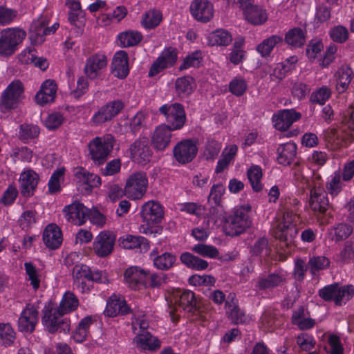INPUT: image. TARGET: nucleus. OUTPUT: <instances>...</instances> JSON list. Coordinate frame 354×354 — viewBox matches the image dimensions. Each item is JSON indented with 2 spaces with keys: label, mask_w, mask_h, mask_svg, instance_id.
I'll return each instance as SVG.
<instances>
[{
  "label": "nucleus",
  "mask_w": 354,
  "mask_h": 354,
  "mask_svg": "<svg viewBox=\"0 0 354 354\" xmlns=\"http://www.w3.org/2000/svg\"><path fill=\"white\" fill-rule=\"evenodd\" d=\"M250 211L251 207L249 205H244L228 216L223 225L225 234L231 236H239L249 228L252 225L249 216Z\"/></svg>",
  "instance_id": "nucleus-1"
},
{
  "label": "nucleus",
  "mask_w": 354,
  "mask_h": 354,
  "mask_svg": "<svg viewBox=\"0 0 354 354\" xmlns=\"http://www.w3.org/2000/svg\"><path fill=\"white\" fill-rule=\"evenodd\" d=\"M41 322L50 333H66L70 330V320L53 304H48L42 310Z\"/></svg>",
  "instance_id": "nucleus-2"
},
{
  "label": "nucleus",
  "mask_w": 354,
  "mask_h": 354,
  "mask_svg": "<svg viewBox=\"0 0 354 354\" xmlns=\"http://www.w3.org/2000/svg\"><path fill=\"white\" fill-rule=\"evenodd\" d=\"M24 88L20 80L12 82L2 93L0 109L3 112L15 109L24 98Z\"/></svg>",
  "instance_id": "nucleus-3"
},
{
  "label": "nucleus",
  "mask_w": 354,
  "mask_h": 354,
  "mask_svg": "<svg viewBox=\"0 0 354 354\" xmlns=\"http://www.w3.org/2000/svg\"><path fill=\"white\" fill-rule=\"evenodd\" d=\"M114 143L115 138L111 134L95 138L88 145L92 159L99 164L103 162L113 150Z\"/></svg>",
  "instance_id": "nucleus-4"
},
{
  "label": "nucleus",
  "mask_w": 354,
  "mask_h": 354,
  "mask_svg": "<svg viewBox=\"0 0 354 354\" xmlns=\"http://www.w3.org/2000/svg\"><path fill=\"white\" fill-rule=\"evenodd\" d=\"M160 113L163 115L167 122L173 130L183 128L186 122V114L183 106L180 103L164 104L159 109Z\"/></svg>",
  "instance_id": "nucleus-5"
},
{
  "label": "nucleus",
  "mask_w": 354,
  "mask_h": 354,
  "mask_svg": "<svg viewBox=\"0 0 354 354\" xmlns=\"http://www.w3.org/2000/svg\"><path fill=\"white\" fill-rule=\"evenodd\" d=\"M319 177L309 184V205L313 212L324 214L329 207V201L325 189L319 182Z\"/></svg>",
  "instance_id": "nucleus-6"
},
{
  "label": "nucleus",
  "mask_w": 354,
  "mask_h": 354,
  "mask_svg": "<svg viewBox=\"0 0 354 354\" xmlns=\"http://www.w3.org/2000/svg\"><path fill=\"white\" fill-rule=\"evenodd\" d=\"M26 35V32L19 28L8 29L2 32L0 37V55H12L16 50L17 46L21 43Z\"/></svg>",
  "instance_id": "nucleus-7"
},
{
  "label": "nucleus",
  "mask_w": 354,
  "mask_h": 354,
  "mask_svg": "<svg viewBox=\"0 0 354 354\" xmlns=\"http://www.w3.org/2000/svg\"><path fill=\"white\" fill-rule=\"evenodd\" d=\"M147 176L143 172H136L129 176L124 187V194L131 199L141 198L147 190Z\"/></svg>",
  "instance_id": "nucleus-8"
},
{
  "label": "nucleus",
  "mask_w": 354,
  "mask_h": 354,
  "mask_svg": "<svg viewBox=\"0 0 354 354\" xmlns=\"http://www.w3.org/2000/svg\"><path fill=\"white\" fill-rule=\"evenodd\" d=\"M197 152V145L191 140H184L178 142L173 149L175 160L182 165L192 162Z\"/></svg>",
  "instance_id": "nucleus-9"
},
{
  "label": "nucleus",
  "mask_w": 354,
  "mask_h": 354,
  "mask_svg": "<svg viewBox=\"0 0 354 354\" xmlns=\"http://www.w3.org/2000/svg\"><path fill=\"white\" fill-rule=\"evenodd\" d=\"M177 59V50L176 48L172 47L165 48L151 65L149 71V76L153 77L163 70L173 66L176 64Z\"/></svg>",
  "instance_id": "nucleus-10"
},
{
  "label": "nucleus",
  "mask_w": 354,
  "mask_h": 354,
  "mask_svg": "<svg viewBox=\"0 0 354 354\" xmlns=\"http://www.w3.org/2000/svg\"><path fill=\"white\" fill-rule=\"evenodd\" d=\"M131 158L140 164L145 165L149 161L151 156V150L149 145V139L147 137H140L136 140L129 147Z\"/></svg>",
  "instance_id": "nucleus-11"
},
{
  "label": "nucleus",
  "mask_w": 354,
  "mask_h": 354,
  "mask_svg": "<svg viewBox=\"0 0 354 354\" xmlns=\"http://www.w3.org/2000/svg\"><path fill=\"white\" fill-rule=\"evenodd\" d=\"M176 304L178 307L182 308L183 310L198 316L202 320L206 319L205 315H203L201 309L200 304L197 301L194 292L192 291L189 290L183 291L176 301Z\"/></svg>",
  "instance_id": "nucleus-12"
},
{
  "label": "nucleus",
  "mask_w": 354,
  "mask_h": 354,
  "mask_svg": "<svg viewBox=\"0 0 354 354\" xmlns=\"http://www.w3.org/2000/svg\"><path fill=\"white\" fill-rule=\"evenodd\" d=\"M115 236L109 231L101 232L93 242V250L100 257L109 256L113 250Z\"/></svg>",
  "instance_id": "nucleus-13"
},
{
  "label": "nucleus",
  "mask_w": 354,
  "mask_h": 354,
  "mask_svg": "<svg viewBox=\"0 0 354 354\" xmlns=\"http://www.w3.org/2000/svg\"><path fill=\"white\" fill-rule=\"evenodd\" d=\"M189 10L193 17L201 23L209 22L214 12L213 4L208 0H194Z\"/></svg>",
  "instance_id": "nucleus-14"
},
{
  "label": "nucleus",
  "mask_w": 354,
  "mask_h": 354,
  "mask_svg": "<svg viewBox=\"0 0 354 354\" xmlns=\"http://www.w3.org/2000/svg\"><path fill=\"white\" fill-rule=\"evenodd\" d=\"M301 117V114L295 109L279 110L273 115L274 127L279 131H285Z\"/></svg>",
  "instance_id": "nucleus-15"
},
{
  "label": "nucleus",
  "mask_w": 354,
  "mask_h": 354,
  "mask_svg": "<svg viewBox=\"0 0 354 354\" xmlns=\"http://www.w3.org/2000/svg\"><path fill=\"white\" fill-rule=\"evenodd\" d=\"M63 212L68 222L76 225H82L86 222L89 209L82 203L75 202L65 206Z\"/></svg>",
  "instance_id": "nucleus-16"
},
{
  "label": "nucleus",
  "mask_w": 354,
  "mask_h": 354,
  "mask_svg": "<svg viewBox=\"0 0 354 354\" xmlns=\"http://www.w3.org/2000/svg\"><path fill=\"white\" fill-rule=\"evenodd\" d=\"M39 319V312L37 308L28 304L23 310L18 320L19 330L21 332L31 333L34 331Z\"/></svg>",
  "instance_id": "nucleus-17"
},
{
  "label": "nucleus",
  "mask_w": 354,
  "mask_h": 354,
  "mask_svg": "<svg viewBox=\"0 0 354 354\" xmlns=\"http://www.w3.org/2000/svg\"><path fill=\"white\" fill-rule=\"evenodd\" d=\"M147 270L138 266H131L124 272L125 284L131 289L136 290L144 288Z\"/></svg>",
  "instance_id": "nucleus-18"
},
{
  "label": "nucleus",
  "mask_w": 354,
  "mask_h": 354,
  "mask_svg": "<svg viewBox=\"0 0 354 354\" xmlns=\"http://www.w3.org/2000/svg\"><path fill=\"white\" fill-rule=\"evenodd\" d=\"M174 131L167 124L157 127L151 136V145L158 151H163L170 144Z\"/></svg>",
  "instance_id": "nucleus-19"
},
{
  "label": "nucleus",
  "mask_w": 354,
  "mask_h": 354,
  "mask_svg": "<svg viewBox=\"0 0 354 354\" xmlns=\"http://www.w3.org/2000/svg\"><path fill=\"white\" fill-rule=\"evenodd\" d=\"M131 312L126 301L122 297L112 295L107 301L104 313L107 317H114L118 315H124Z\"/></svg>",
  "instance_id": "nucleus-20"
},
{
  "label": "nucleus",
  "mask_w": 354,
  "mask_h": 354,
  "mask_svg": "<svg viewBox=\"0 0 354 354\" xmlns=\"http://www.w3.org/2000/svg\"><path fill=\"white\" fill-rule=\"evenodd\" d=\"M163 215V209L157 202L148 201L142 207L141 216L148 224L160 223Z\"/></svg>",
  "instance_id": "nucleus-21"
},
{
  "label": "nucleus",
  "mask_w": 354,
  "mask_h": 354,
  "mask_svg": "<svg viewBox=\"0 0 354 354\" xmlns=\"http://www.w3.org/2000/svg\"><path fill=\"white\" fill-rule=\"evenodd\" d=\"M39 175L32 170L23 172L19 178L20 192L28 198L34 194L39 182Z\"/></svg>",
  "instance_id": "nucleus-22"
},
{
  "label": "nucleus",
  "mask_w": 354,
  "mask_h": 354,
  "mask_svg": "<svg viewBox=\"0 0 354 354\" xmlns=\"http://www.w3.org/2000/svg\"><path fill=\"white\" fill-rule=\"evenodd\" d=\"M75 178L77 183L84 185V192L88 194L93 187L101 185V178L96 174L89 173L83 167H78L75 171Z\"/></svg>",
  "instance_id": "nucleus-23"
},
{
  "label": "nucleus",
  "mask_w": 354,
  "mask_h": 354,
  "mask_svg": "<svg viewBox=\"0 0 354 354\" xmlns=\"http://www.w3.org/2000/svg\"><path fill=\"white\" fill-rule=\"evenodd\" d=\"M225 307L227 308L226 313L228 317L234 324H245L249 321L248 317L237 305L234 294L228 295Z\"/></svg>",
  "instance_id": "nucleus-24"
},
{
  "label": "nucleus",
  "mask_w": 354,
  "mask_h": 354,
  "mask_svg": "<svg viewBox=\"0 0 354 354\" xmlns=\"http://www.w3.org/2000/svg\"><path fill=\"white\" fill-rule=\"evenodd\" d=\"M111 72L117 77L125 78L129 72L128 54L124 50L117 52L112 60Z\"/></svg>",
  "instance_id": "nucleus-25"
},
{
  "label": "nucleus",
  "mask_w": 354,
  "mask_h": 354,
  "mask_svg": "<svg viewBox=\"0 0 354 354\" xmlns=\"http://www.w3.org/2000/svg\"><path fill=\"white\" fill-rule=\"evenodd\" d=\"M298 234V229L295 225H277L272 229L273 236L288 246L294 243L295 239Z\"/></svg>",
  "instance_id": "nucleus-26"
},
{
  "label": "nucleus",
  "mask_w": 354,
  "mask_h": 354,
  "mask_svg": "<svg viewBox=\"0 0 354 354\" xmlns=\"http://www.w3.org/2000/svg\"><path fill=\"white\" fill-rule=\"evenodd\" d=\"M107 65V59L103 55H94L90 57L86 63L84 72L91 80L95 79L100 74V71Z\"/></svg>",
  "instance_id": "nucleus-27"
},
{
  "label": "nucleus",
  "mask_w": 354,
  "mask_h": 354,
  "mask_svg": "<svg viewBox=\"0 0 354 354\" xmlns=\"http://www.w3.org/2000/svg\"><path fill=\"white\" fill-rule=\"evenodd\" d=\"M56 92L57 85L55 82L53 80H48L42 84L41 89L36 94V102L40 105L52 102L55 98Z\"/></svg>",
  "instance_id": "nucleus-28"
},
{
  "label": "nucleus",
  "mask_w": 354,
  "mask_h": 354,
  "mask_svg": "<svg viewBox=\"0 0 354 354\" xmlns=\"http://www.w3.org/2000/svg\"><path fill=\"white\" fill-rule=\"evenodd\" d=\"M353 76V71L348 65H342L337 69L335 77L336 80V91L338 93H343L348 89Z\"/></svg>",
  "instance_id": "nucleus-29"
},
{
  "label": "nucleus",
  "mask_w": 354,
  "mask_h": 354,
  "mask_svg": "<svg viewBox=\"0 0 354 354\" xmlns=\"http://www.w3.org/2000/svg\"><path fill=\"white\" fill-rule=\"evenodd\" d=\"M43 240L48 248L57 249L62 243V234L59 227L55 224L48 225L44 230Z\"/></svg>",
  "instance_id": "nucleus-30"
},
{
  "label": "nucleus",
  "mask_w": 354,
  "mask_h": 354,
  "mask_svg": "<svg viewBox=\"0 0 354 354\" xmlns=\"http://www.w3.org/2000/svg\"><path fill=\"white\" fill-rule=\"evenodd\" d=\"M286 276L282 273H271L266 277H259L257 287L260 290H272L286 283Z\"/></svg>",
  "instance_id": "nucleus-31"
},
{
  "label": "nucleus",
  "mask_w": 354,
  "mask_h": 354,
  "mask_svg": "<svg viewBox=\"0 0 354 354\" xmlns=\"http://www.w3.org/2000/svg\"><path fill=\"white\" fill-rule=\"evenodd\" d=\"M133 342L136 346L142 350L155 351L160 347V340L149 332L139 333Z\"/></svg>",
  "instance_id": "nucleus-32"
},
{
  "label": "nucleus",
  "mask_w": 354,
  "mask_h": 354,
  "mask_svg": "<svg viewBox=\"0 0 354 354\" xmlns=\"http://www.w3.org/2000/svg\"><path fill=\"white\" fill-rule=\"evenodd\" d=\"M196 88L194 79L189 75L178 77L175 82V90L177 95L185 98L192 94Z\"/></svg>",
  "instance_id": "nucleus-33"
},
{
  "label": "nucleus",
  "mask_w": 354,
  "mask_h": 354,
  "mask_svg": "<svg viewBox=\"0 0 354 354\" xmlns=\"http://www.w3.org/2000/svg\"><path fill=\"white\" fill-rule=\"evenodd\" d=\"M278 162L283 165H289L295 160L297 153V145L293 142H287L277 149Z\"/></svg>",
  "instance_id": "nucleus-34"
},
{
  "label": "nucleus",
  "mask_w": 354,
  "mask_h": 354,
  "mask_svg": "<svg viewBox=\"0 0 354 354\" xmlns=\"http://www.w3.org/2000/svg\"><path fill=\"white\" fill-rule=\"evenodd\" d=\"M245 19L253 25H261L268 20V13L262 8L253 5L243 11Z\"/></svg>",
  "instance_id": "nucleus-35"
},
{
  "label": "nucleus",
  "mask_w": 354,
  "mask_h": 354,
  "mask_svg": "<svg viewBox=\"0 0 354 354\" xmlns=\"http://www.w3.org/2000/svg\"><path fill=\"white\" fill-rule=\"evenodd\" d=\"M120 245L128 250L139 248L141 252H145L149 249L148 240L140 236L127 235L121 241Z\"/></svg>",
  "instance_id": "nucleus-36"
},
{
  "label": "nucleus",
  "mask_w": 354,
  "mask_h": 354,
  "mask_svg": "<svg viewBox=\"0 0 354 354\" xmlns=\"http://www.w3.org/2000/svg\"><path fill=\"white\" fill-rule=\"evenodd\" d=\"M225 192V187L222 184L214 185L211 189L210 194L208 198V202L211 204L214 203L217 208L212 207L210 209L211 214H214L216 212L219 214V216L222 215L223 209L221 207V197Z\"/></svg>",
  "instance_id": "nucleus-37"
},
{
  "label": "nucleus",
  "mask_w": 354,
  "mask_h": 354,
  "mask_svg": "<svg viewBox=\"0 0 354 354\" xmlns=\"http://www.w3.org/2000/svg\"><path fill=\"white\" fill-rule=\"evenodd\" d=\"M120 45L122 47H130L138 45L142 39V34L136 30H127L118 36Z\"/></svg>",
  "instance_id": "nucleus-38"
},
{
  "label": "nucleus",
  "mask_w": 354,
  "mask_h": 354,
  "mask_svg": "<svg viewBox=\"0 0 354 354\" xmlns=\"http://www.w3.org/2000/svg\"><path fill=\"white\" fill-rule=\"evenodd\" d=\"M353 227L347 223H339L329 230L333 241L339 242L346 239L353 232Z\"/></svg>",
  "instance_id": "nucleus-39"
},
{
  "label": "nucleus",
  "mask_w": 354,
  "mask_h": 354,
  "mask_svg": "<svg viewBox=\"0 0 354 354\" xmlns=\"http://www.w3.org/2000/svg\"><path fill=\"white\" fill-rule=\"evenodd\" d=\"M342 180V171L338 170L333 173L330 179L326 183L327 192L331 196H337L342 191L344 184Z\"/></svg>",
  "instance_id": "nucleus-40"
},
{
  "label": "nucleus",
  "mask_w": 354,
  "mask_h": 354,
  "mask_svg": "<svg viewBox=\"0 0 354 354\" xmlns=\"http://www.w3.org/2000/svg\"><path fill=\"white\" fill-rule=\"evenodd\" d=\"M180 259L187 267L196 270H205L208 266V263L206 261L189 252L183 253L180 257Z\"/></svg>",
  "instance_id": "nucleus-41"
},
{
  "label": "nucleus",
  "mask_w": 354,
  "mask_h": 354,
  "mask_svg": "<svg viewBox=\"0 0 354 354\" xmlns=\"http://www.w3.org/2000/svg\"><path fill=\"white\" fill-rule=\"evenodd\" d=\"M330 261L325 256H313L309 258L308 267L312 275L317 274L319 271L329 268Z\"/></svg>",
  "instance_id": "nucleus-42"
},
{
  "label": "nucleus",
  "mask_w": 354,
  "mask_h": 354,
  "mask_svg": "<svg viewBox=\"0 0 354 354\" xmlns=\"http://www.w3.org/2000/svg\"><path fill=\"white\" fill-rule=\"evenodd\" d=\"M285 41L293 48L301 47L306 42L305 35L300 28H294L286 33Z\"/></svg>",
  "instance_id": "nucleus-43"
},
{
  "label": "nucleus",
  "mask_w": 354,
  "mask_h": 354,
  "mask_svg": "<svg viewBox=\"0 0 354 354\" xmlns=\"http://www.w3.org/2000/svg\"><path fill=\"white\" fill-rule=\"evenodd\" d=\"M79 306V301L77 297L71 292H66L61 300L58 308L61 312L65 315L75 310Z\"/></svg>",
  "instance_id": "nucleus-44"
},
{
  "label": "nucleus",
  "mask_w": 354,
  "mask_h": 354,
  "mask_svg": "<svg viewBox=\"0 0 354 354\" xmlns=\"http://www.w3.org/2000/svg\"><path fill=\"white\" fill-rule=\"evenodd\" d=\"M176 261L174 254L170 252H165L160 255H157L153 259V266L160 270H168L171 268Z\"/></svg>",
  "instance_id": "nucleus-45"
},
{
  "label": "nucleus",
  "mask_w": 354,
  "mask_h": 354,
  "mask_svg": "<svg viewBox=\"0 0 354 354\" xmlns=\"http://www.w3.org/2000/svg\"><path fill=\"white\" fill-rule=\"evenodd\" d=\"M283 38L279 35H272L267 39H265L257 47V50L261 55L262 57L268 56L273 48L279 43L282 42Z\"/></svg>",
  "instance_id": "nucleus-46"
},
{
  "label": "nucleus",
  "mask_w": 354,
  "mask_h": 354,
  "mask_svg": "<svg viewBox=\"0 0 354 354\" xmlns=\"http://www.w3.org/2000/svg\"><path fill=\"white\" fill-rule=\"evenodd\" d=\"M147 277L145 278L144 288H160L166 283L167 274L163 272H151L147 271Z\"/></svg>",
  "instance_id": "nucleus-47"
},
{
  "label": "nucleus",
  "mask_w": 354,
  "mask_h": 354,
  "mask_svg": "<svg viewBox=\"0 0 354 354\" xmlns=\"http://www.w3.org/2000/svg\"><path fill=\"white\" fill-rule=\"evenodd\" d=\"M248 180L252 185V189L254 192H259L263 188V185L261 183L262 178V170L259 166H252L247 172Z\"/></svg>",
  "instance_id": "nucleus-48"
},
{
  "label": "nucleus",
  "mask_w": 354,
  "mask_h": 354,
  "mask_svg": "<svg viewBox=\"0 0 354 354\" xmlns=\"http://www.w3.org/2000/svg\"><path fill=\"white\" fill-rule=\"evenodd\" d=\"M208 40L210 46H227L231 43L232 37L227 31L217 30L209 35Z\"/></svg>",
  "instance_id": "nucleus-49"
},
{
  "label": "nucleus",
  "mask_w": 354,
  "mask_h": 354,
  "mask_svg": "<svg viewBox=\"0 0 354 354\" xmlns=\"http://www.w3.org/2000/svg\"><path fill=\"white\" fill-rule=\"evenodd\" d=\"M16 339V333L10 324H0V343L5 346H11Z\"/></svg>",
  "instance_id": "nucleus-50"
},
{
  "label": "nucleus",
  "mask_w": 354,
  "mask_h": 354,
  "mask_svg": "<svg viewBox=\"0 0 354 354\" xmlns=\"http://www.w3.org/2000/svg\"><path fill=\"white\" fill-rule=\"evenodd\" d=\"M26 273L28 276V281L35 290L40 287L41 274L37 270L36 267L31 262H26L24 263Z\"/></svg>",
  "instance_id": "nucleus-51"
},
{
  "label": "nucleus",
  "mask_w": 354,
  "mask_h": 354,
  "mask_svg": "<svg viewBox=\"0 0 354 354\" xmlns=\"http://www.w3.org/2000/svg\"><path fill=\"white\" fill-rule=\"evenodd\" d=\"M162 21V14L158 10H149L142 19V24L146 28H154L158 26Z\"/></svg>",
  "instance_id": "nucleus-52"
},
{
  "label": "nucleus",
  "mask_w": 354,
  "mask_h": 354,
  "mask_svg": "<svg viewBox=\"0 0 354 354\" xmlns=\"http://www.w3.org/2000/svg\"><path fill=\"white\" fill-rule=\"evenodd\" d=\"M237 151V147L236 145L231 146L229 150L222 153V158L218 161L215 171L217 174L221 173L226 169L231 160L234 158Z\"/></svg>",
  "instance_id": "nucleus-53"
},
{
  "label": "nucleus",
  "mask_w": 354,
  "mask_h": 354,
  "mask_svg": "<svg viewBox=\"0 0 354 354\" xmlns=\"http://www.w3.org/2000/svg\"><path fill=\"white\" fill-rule=\"evenodd\" d=\"M39 134V129L37 125L23 124L20 126L19 138L21 140H28L37 138Z\"/></svg>",
  "instance_id": "nucleus-54"
},
{
  "label": "nucleus",
  "mask_w": 354,
  "mask_h": 354,
  "mask_svg": "<svg viewBox=\"0 0 354 354\" xmlns=\"http://www.w3.org/2000/svg\"><path fill=\"white\" fill-rule=\"evenodd\" d=\"M64 168L55 170L52 174L48 182V191L50 194H55L60 191V183L64 179Z\"/></svg>",
  "instance_id": "nucleus-55"
},
{
  "label": "nucleus",
  "mask_w": 354,
  "mask_h": 354,
  "mask_svg": "<svg viewBox=\"0 0 354 354\" xmlns=\"http://www.w3.org/2000/svg\"><path fill=\"white\" fill-rule=\"evenodd\" d=\"M331 96V90L326 86H323L312 93L310 101L313 103L324 104Z\"/></svg>",
  "instance_id": "nucleus-56"
},
{
  "label": "nucleus",
  "mask_w": 354,
  "mask_h": 354,
  "mask_svg": "<svg viewBox=\"0 0 354 354\" xmlns=\"http://www.w3.org/2000/svg\"><path fill=\"white\" fill-rule=\"evenodd\" d=\"M192 251L202 257L209 258H216L219 254L218 250L215 247L203 243L195 245Z\"/></svg>",
  "instance_id": "nucleus-57"
},
{
  "label": "nucleus",
  "mask_w": 354,
  "mask_h": 354,
  "mask_svg": "<svg viewBox=\"0 0 354 354\" xmlns=\"http://www.w3.org/2000/svg\"><path fill=\"white\" fill-rule=\"evenodd\" d=\"M329 35L333 41L343 44L348 39V31L343 26H337L330 29Z\"/></svg>",
  "instance_id": "nucleus-58"
},
{
  "label": "nucleus",
  "mask_w": 354,
  "mask_h": 354,
  "mask_svg": "<svg viewBox=\"0 0 354 354\" xmlns=\"http://www.w3.org/2000/svg\"><path fill=\"white\" fill-rule=\"evenodd\" d=\"M354 295V287L352 285L339 286L338 285V291L335 301L336 305H341L342 302H346L350 300Z\"/></svg>",
  "instance_id": "nucleus-59"
},
{
  "label": "nucleus",
  "mask_w": 354,
  "mask_h": 354,
  "mask_svg": "<svg viewBox=\"0 0 354 354\" xmlns=\"http://www.w3.org/2000/svg\"><path fill=\"white\" fill-rule=\"evenodd\" d=\"M243 44V40L236 41L233 44V49L230 53L229 57L230 62L234 65H237L242 62L244 56L245 51L241 49V46Z\"/></svg>",
  "instance_id": "nucleus-60"
},
{
  "label": "nucleus",
  "mask_w": 354,
  "mask_h": 354,
  "mask_svg": "<svg viewBox=\"0 0 354 354\" xmlns=\"http://www.w3.org/2000/svg\"><path fill=\"white\" fill-rule=\"evenodd\" d=\"M337 291L338 284L333 283L319 290V296L326 301H334L335 302Z\"/></svg>",
  "instance_id": "nucleus-61"
},
{
  "label": "nucleus",
  "mask_w": 354,
  "mask_h": 354,
  "mask_svg": "<svg viewBox=\"0 0 354 354\" xmlns=\"http://www.w3.org/2000/svg\"><path fill=\"white\" fill-rule=\"evenodd\" d=\"M308 269L304 259L299 258L295 260L293 270V277L297 281H302L304 279L306 272Z\"/></svg>",
  "instance_id": "nucleus-62"
},
{
  "label": "nucleus",
  "mask_w": 354,
  "mask_h": 354,
  "mask_svg": "<svg viewBox=\"0 0 354 354\" xmlns=\"http://www.w3.org/2000/svg\"><path fill=\"white\" fill-rule=\"evenodd\" d=\"M230 91L236 96L243 95L247 89L246 82L240 77L233 79L230 83Z\"/></svg>",
  "instance_id": "nucleus-63"
},
{
  "label": "nucleus",
  "mask_w": 354,
  "mask_h": 354,
  "mask_svg": "<svg viewBox=\"0 0 354 354\" xmlns=\"http://www.w3.org/2000/svg\"><path fill=\"white\" fill-rule=\"evenodd\" d=\"M221 148V145L218 142L215 140L209 141L205 146L204 151L206 159H215L219 153Z\"/></svg>",
  "instance_id": "nucleus-64"
}]
</instances>
